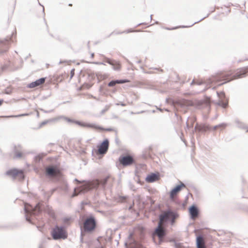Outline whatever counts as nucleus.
<instances>
[{"label":"nucleus","instance_id":"f257e3e1","mask_svg":"<svg viewBox=\"0 0 248 248\" xmlns=\"http://www.w3.org/2000/svg\"><path fill=\"white\" fill-rule=\"evenodd\" d=\"M248 73V66L238 68L235 70L224 71L217 74L215 81L217 82H222L220 85L229 82L233 80L243 78Z\"/></svg>","mask_w":248,"mask_h":248},{"label":"nucleus","instance_id":"f03ea898","mask_svg":"<svg viewBox=\"0 0 248 248\" xmlns=\"http://www.w3.org/2000/svg\"><path fill=\"white\" fill-rule=\"evenodd\" d=\"M174 214L171 212H165L160 216V220L157 228L155 229V232L153 233V238H155V235H157L159 239L160 242L162 241L165 233L163 228V224L165 221L170 218H174Z\"/></svg>","mask_w":248,"mask_h":248},{"label":"nucleus","instance_id":"7ed1b4c3","mask_svg":"<svg viewBox=\"0 0 248 248\" xmlns=\"http://www.w3.org/2000/svg\"><path fill=\"white\" fill-rule=\"evenodd\" d=\"M108 179L109 177H107L100 181L98 180H96L92 182L87 183L79 187L75 188L73 196H77L79 193L81 192H84L85 191L89 190L90 189L96 187L100 184L105 185L107 183Z\"/></svg>","mask_w":248,"mask_h":248},{"label":"nucleus","instance_id":"20e7f679","mask_svg":"<svg viewBox=\"0 0 248 248\" xmlns=\"http://www.w3.org/2000/svg\"><path fill=\"white\" fill-rule=\"evenodd\" d=\"M45 173L46 176L51 178H60L62 176V170L58 165L46 167Z\"/></svg>","mask_w":248,"mask_h":248},{"label":"nucleus","instance_id":"39448f33","mask_svg":"<svg viewBox=\"0 0 248 248\" xmlns=\"http://www.w3.org/2000/svg\"><path fill=\"white\" fill-rule=\"evenodd\" d=\"M51 235L54 239H64L67 237V234L64 229L58 226L55 227L53 229Z\"/></svg>","mask_w":248,"mask_h":248},{"label":"nucleus","instance_id":"423d86ee","mask_svg":"<svg viewBox=\"0 0 248 248\" xmlns=\"http://www.w3.org/2000/svg\"><path fill=\"white\" fill-rule=\"evenodd\" d=\"M95 227L96 222L93 217H89L85 220L83 228L85 232H92L95 229Z\"/></svg>","mask_w":248,"mask_h":248},{"label":"nucleus","instance_id":"0eeeda50","mask_svg":"<svg viewBox=\"0 0 248 248\" xmlns=\"http://www.w3.org/2000/svg\"><path fill=\"white\" fill-rule=\"evenodd\" d=\"M109 146L108 140H104L103 142L97 146L98 149L95 151L97 155H104L107 152Z\"/></svg>","mask_w":248,"mask_h":248},{"label":"nucleus","instance_id":"6e6552de","mask_svg":"<svg viewBox=\"0 0 248 248\" xmlns=\"http://www.w3.org/2000/svg\"><path fill=\"white\" fill-rule=\"evenodd\" d=\"M173 103L174 106L177 109H180L181 108H183L185 107L191 106L192 105V103L191 101L184 99H179L173 101Z\"/></svg>","mask_w":248,"mask_h":248},{"label":"nucleus","instance_id":"1a4fd4ad","mask_svg":"<svg viewBox=\"0 0 248 248\" xmlns=\"http://www.w3.org/2000/svg\"><path fill=\"white\" fill-rule=\"evenodd\" d=\"M6 174L8 175L20 180H22L24 178V172L22 170L13 169L7 171Z\"/></svg>","mask_w":248,"mask_h":248},{"label":"nucleus","instance_id":"9d476101","mask_svg":"<svg viewBox=\"0 0 248 248\" xmlns=\"http://www.w3.org/2000/svg\"><path fill=\"white\" fill-rule=\"evenodd\" d=\"M76 124H77L78 125H79L81 126H83V127L92 128L94 129L95 130H98L100 131H110L111 130V129L110 128H103V127H102L100 125H96V124H94L81 123L79 122H77Z\"/></svg>","mask_w":248,"mask_h":248},{"label":"nucleus","instance_id":"9b49d317","mask_svg":"<svg viewBox=\"0 0 248 248\" xmlns=\"http://www.w3.org/2000/svg\"><path fill=\"white\" fill-rule=\"evenodd\" d=\"M76 124H77L78 125H79L81 126H83V127L92 128L94 129L95 130H98L100 131H110L111 130V129L110 128H103V127H102L100 125H96V124H94L81 123L79 122H77Z\"/></svg>","mask_w":248,"mask_h":248},{"label":"nucleus","instance_id":"f8f14e48","mask_svg":"<svg viewBox=\"0 0 248 248\" xmlns=\"http://www.w3.org/2000/svg\"><path fill=\"white\" fill-rule=\"evenodd\" d=\"M119 160L120 163L124 166L131 165L134 162L133 158L130 155L121 156Z\"/></svg>","mask_w":248,"mask_h":248},{"label":"nucleus","instance_id":"ddd939ff","mask_svg":"<svg viewBox=\"0 0 248 248\" xmlns=\"http://www.w3.org/2000/svg\"><path fill=\"white\" fill-rule=\"evenodd\" d=\"M25 209L28 212L31 214H36L40 211V203L37 204L34 208H32L31 205H26Z\"/></svg>","mask_w":248,"mask_h":248},{"label":"nucleus","instance_id":"4468645a","mask_svg":"<svg viewBox=\"0 0 248 248\" xmlns=\"http://www.w3.org/2000/svg\"><path fill=\"white\" fill-rule=\"evenodd\" d=\"M159 178V174L158 173L156 174L151 173L146 177L145 180L147 182L152 183L158 180Z\"/></svg>","mask_w":248,"mask_h":248},{"label":"nucleus","instance_id":"2eb2a0df","mask_svg":"<svg viewBox=\"0 0 248 248\" xmlns=\"http://www.w3.org/2000/svg\"><path fill=\"white\" fill-rule=\"evenodd\" d=\"M185 186L184 184H181L180 185L177 186L173 188L170 192V197L171 199H173L176 195L180 191L182 187H185Z\"/></svg>","mask_w":248,"mask_h":248},{"label":"nucleus","instance_id":"dca6fc26","mask_svg":"<svg viewBox=\"0 0 248 248\" xmlns=\"http://www.w3.org/2000/svg\"><path fill=\"white\" fill-rule=\"evenodd\" d=\"M46 81L45 78H42L36 80L35 81L32 82L31 83L28 87L31 88H35L37 86H39L40 85H43Z\"/></svg>","mask_w":248,"mask_h":248},{"label":"nucleus","instance_id":"f3484780","mask_svg":"<svg viewBox=\"0 0 248 248\" xmlns=\"http://www.w3.org/2000/svg\"><path fill=\"white\" fill-rule=\"evenodd\" d=\"M189 213L192 219H195L198 215V210L196 207L192 206L189 208Z\"/></svg>","mask_w":248,"mask_h":248},{"label":"nucleus","instance_id":"a211bd4d","mask_svg":"<svg viewBox=\"0 0 248 248\" xmlns=\"http://www.w3.org/2000/svg\"><path fill=\"white\" fill-rule=\"evenodd\" d=\"M197 248H206L204 239L202 236H198L197 238Z\"/></svg>","mask_w":248,"mask_h":248},{"label":"nucleus","instance_id":"6ab92c4d","mask_svg":"<svg viewBox=\"0 0 248 248\" xmlns=\"http://www.w3.org/2000/svg\"><path fill=\"white\" fill-rule=\"evenodd\" d=\"M129 82V80L127 79L112 80L108 83V86L109 87H113L115 86L117 84H123Z\"/></svg>","mask_w":248,"mask_h":248},{"label":"nucleus","instance_id":"aec40b11","mask_svg":"<svg viewBox=\"0 0 248 248\" xmlns=\"http://www.w3.org/2000/svg\"><path fill=\"white\" fill-rule=\"evenodd\" d=\"M113 68L115 70H119L121 68V65L119 62H114L113 64L112 65Z\"/></svg>","mask_w":248,"mask_h":248},{"label":"nucleus","instance_id":"412c9836","mask_svg":"<svg viewBox=\"0 0 248 248\" xmlns=\"http://www.w3.org/2000/svg\"><path fill=\"white\" fill-rule=\"evenodd\" d=\"M131 248H144L139 243H136L133 246H131Z\"/></svg>","mask_w":248,"mask_h":248},{"label":"nucleus","instance_id":"4be33fe9","mask_svg":"<svg viewBox=\"0 0 248 248\" xmlns=\"http://www.w3.org/2000/svg\"><path fill=\"white\" fill-rule=\"evenodd\" d=\"M92 86L91 85H89L88 84H84L83 85V88H90Z\"/></svg>","mask_w":248,"mask_h":248},{"label":"nucleus","instance_id":"5701e85b","mask_svg":"<svg viewBox=\"0 0 248 248\" xmlns=\"http://www.w3.org/2000/svg\"><path fill=\"white\" fill-rule=\"evenodd\" d=\"M225 126H226V124H220V125H219L216 126L215 127V128H218V127H221L224 128Z\"/></svg>","mask_w":248,"mask_h":248},{"label":"nucleus","instance_id":"b1692460","mask_svg":"<svg viewBox=\"0 0 248 248\" xmlns=\"http://www.w3.org/2000/svg\"><path fill=\"white\" fill-rule=\"evenodd\" d=\"M16 155L17 157H21L22 156V154L21 153H17Z\"/></svg>","mask_w":248,"mask_h":248},{"label":"nucleus","instance_id":"393cba45","mask_svg":"<svg viewBox=\"0 0 248 248\" xmlns=\"http://www.w3.org/2000/svg\"><path fill=\"white\" fill-rule=\"evenodd\" d=\"M115 61H112V60H108L107 61V62H108L109 64H110V65H113V63Z\"/></svg>","mask_w":248,"mask_h":248},{"label":"nucleus","instance_id":"a878e982","mask_svg":"<svg viewBox=\"0 0 248 248\" xmlns=\"http://www.w3.org/2000/svg\"><path fill=\"white\" fill-rule=\"evenodd\" d=\"M133 31H134L131 30V29L125 31V32H126V33L132 32Z\"/></svg>","mask_w":248,"mask_h":248},{"label":"nucleus","instance_id":"bb28decb","mask_svg":"<svg viewBox=\"0 0 248 248\" xmlns=\"http://www.w3.org/2000/svg\"><path fill=\"white\" fill-rule=\"evenodd\" d=\"M71 76H73L74 75V69L72 70L71 72Z\"/></svg>","mask_w":248,"mask_h":248},{"label":"nucleus","instance_id":"cd10ccee","mask_svg":"<svg viewBox=\"0 0 248 248\" xmlns=\"http://www.w3.org/2000/svg\"><path fill=\"white\" fill-rule=\"evenodd\" d=\"M3 102V100L0 99V106H1Z\"/></svg>","mask_w":248,"mask_h":248},{"label":"nucleus","instance_id":"c85d7f7f","mask_svg":"<svg viewBox=\"0 0 248 248\" xmlns=\"http://www.w3.org/2000/svg\"><path fill=\"white\" fill-rule=\"evenodd\" d=\"M91 58H93V57H94V54H93V53H91Z\"/></svg>","mask_w":248,"mask_h":248},{"label":"nucleus","instance_id":"c756f323","mask_svg":"<svg viewBox=\"0 0 248 248\" xmlns=\"http://www.w3.org/2000/svg\"><path fill=\"white\" fill-rule=\"evenodd\" d=\"M69 5L70 6H71L72 5L71 4H70Z\"/></svg>","mask_w":248,"mask_h":248}]
</instances>
